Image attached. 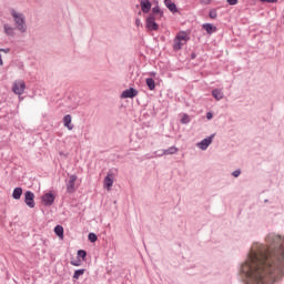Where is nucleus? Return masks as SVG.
<instances>
[{"label": "nucleus", "mask_w": 284, "mask_h": 284, "mask_svg": "<svg viewBox=\"0 0 284 284\" xmlns=\"http://www.w3.org/2000/svg\"><path fill=\"white\" fill-rule=\"evenodd\" d=\"M71 265H73L74 267H79L81 265V261H71Z\"/></svg>", "instance_id": "obj_29"}, {"label": "nucleus", "mask_w": 284, "mask_h": 284, "mask_svg": "<svg viewBox=\"0 0 284 284\" xmlns=\"http://www.w3.org/2000/svg\"><path fill=\"white\" fill-rule=\"evenodd\" d=\"M0 52H1V49H0ZM0 65H3V59L1 57V53H0Z\"/></svg>", "instance_id": "obj_35"}, {"label": "nucleus", "mask_w": 284, "mask_h": 284, "mask_svg": "<svg viewBox=\"0 0 284 284\" xmlns=\"http://www.w3.org/2000/svg\"><path fill=\"white\" fill-rule=\"evenodd\" d=\"M54 233L57 234V236H59V239L63 240V226L57 225L54 227Z\"/></svg>", "instance_id": "obj_21"}, {"label": "nucleus", "mask_w": 284, "mask_h": 284, "mask_svg": "<svg viewBox=\"0 0 284 284\" xmlns=\"http://www.w3.org/2000/svg\"><path fill=\"white\" fill-rule=\"evenodd\" d=\"M178 152H179V149H176V146H171L166 150H163L160 156L168 155V154H176Z\"/></svg>", "instance_id": "obj_16"}, {"label": "nucleus", "mask_w": 284, "mask_h": 284, "mask_svg": "<svg viewBox=\"0 0 284 284\" xmlns=\"http://www.w3.org/2000/svg\"><path fill=\"white\" fill-rule=\"evenodd\" d=\"M209 17H210V19H216V17H217L216 9L211 10L209 13Z\"/></svg>", "instance_id": "obj_26"}, {"label": "nucleus", "mask_w": 284, "mask_h": 284, "mask_svg": "<svg viewBox=\"0 0 284 284\" xmlns=\"http://www.w3.org/2000/svg\"><path fill=\"white\" fill-rule=\"evenodd\" d=\"M1 50V52H4V54H8L9 52H10V49L9 48H7V49H0Z\"/></svg>", "instance_id": "obj_33"}, {"label": "nucleus", "mask_w": 284, "mask_h": 284, "mask_svg": "<svg viewBox=\"0 0 284 284\" xmlns=\"http://www.w3.org/2000/svg\"><path fill=\"white\" fill-rule=\"evenodd\" d=\"M10 14L14 21V26L19 32L24 34V32H28V24L26 23V16L21 12H18L14 9H11Z\"/></svg>", "instance_id": "obj_2"}, {"label": "nucleus", "mask_w": 284, "mask_h": 284, "mask_svg": "<svg viewBox=\"0 0 284 284\" xmlns=\"http://www.w3.org/2000/svg\"><path fill=\"white\" fill-rule=\"evenodd\" d=\"M212 97H214L216 99V101H221V99H223V91H221L219 89H214L212 91Z\"/></svg>", "instance_id": "obj_20"}, {"label": "nucleus", "mask_w": 284, "mask_h": 284, "mask_svg": "<svg viewBox=\"0 0 284 284\" xmlns=\"http://www.w3.org/2000/svg\"><path fill=\"white\" fill-rule=\"evenodd\" d=\"M77 179H79L75 174L69 175V179L65 181L67 192L69 194H74L77 192Z\"/></svg>", "instance_id": "obj_4"}, {"label": "nucleus", "mask_w": 284, "mask_h": 284, "mask_svg": "<svg viewBox=\"0 0 284 284\" xmlns=\"http://www.w3.org/2000/svg\"><path fill=\"white\" fill-rule=\"evenodd\" d=\"M146 29L150 30V32H156V30H159V23H156V17H154V14H150L146 18Z\"/></svg>", "instance_id": "obj_6"}, {"label": "nucleus", "mask_w": 284, "mask_h": 284, "mask_svg": "<svg viewBox=\"0 0 284 284\" xmlns=\"http://www.w3.org/2000/svg\"><path fill=\"white\" fill-rule=\"evenodd\" d=\"M63 125L68 130H74V125H72V115H70V114L64 115Z\"/></svg>", "instance_id": "obj_13"}, {"label": "nucleus", "mask_w": 284, "mask_h": 284, "mask_svg": "<svg viewBox=\"0 0 284 284\" xmlns=\"http://www.w3.org/2000/svg\"><path fill=\"white\" fill-rule=\"evenodd\" d=\"M151 14H153V17L155 14H159V17L161 19V17H163V11H161V8L159 6H155V7L152 8V13Z\"/></svg>", "instance_id": "obj_23"}, {"label": "nucleus", "mask_w": 284, "mask_h": 284, "mask_svg": "<svg viewBox=\"0 0 284 284\" xmlns=\"http://www.w3.org/2000/svg\"><path fill=\"white\" fill-rule=\"evenodd\" d=\"M262 3H276L277 0H260Z\"/></svg>", "instance_id": "obj_31"}, {"label": "nucleus", "mask_w": 284, "mask_h": 284, "mask_svg": "<svg viewBox=\"0 0 284 284\" xmlns=\"http://www.w3.org/2000/svg\"><path fill=\"white\" fill-rule=\"evenodd\" d=\"M54 194L52 193H45L43 196H42V202L44 205H47L48 207H50V205H52V203H54Z\"/></svg>", "instance_id": "obj_11"}, {"label": "nucleus", "mask_w": 284, "mask_h": 284, "mask_svg": "<svg viewBox=\"0 0 284 284\" xmlns=\"http://www.w3.org/2000/svg\"><path fill=\"white\" fill-rule=\"evenodd\" d=\"M24 203L26 205H28V207H34V193H32L31 191H27L24 193Z\"/></svg>", "instance_id": "obj_8"}, {"label": "nucleus", "mask_w": 284, "mask_h": 284, "mask_svg": "<svg viewBox=\"0 0 284 284\" xmlns=\"http://www.w3.org/2000/svg\"><path fill=\"white\" fill-rule=\"evenodd\" d=\"M97 234L94 233H89V241H91V243H97Z\"/></svg>", "instance_id": "obj_25"}, {"label": "nucleus", "mask_w": 284, "mask_h": 284, "mask_svg": "<svg viewBox=\"0 0 284 284\" xmlns=\"http://www.w3.org/2000/svg\"><path fill=\"white\" fill-rule=\"evenodd\" d=\"M284 247L283 237L271 233L266 237V245H252L241 271L252 284H267L278 281L283 276Z\"/></svg>", "instance_id": "obj_1"}, {"label": "nucleus", "mask_w": 284, "mask_h": 284, "mask_svg": "<svg viewBox=\"0 0 284 284\" xmlns=\"http://www.w3.org/2000/svg\"><path fill=\"white\" fill-rule=\"evenodd\" d=\"M135 26H141V19L135 20Z\"/></svg>", "instance_id": "obj_34"}, {"label": "nucleus", "mask_w": 284, "mask_h": 284, "mask_svg": "<svg viewBox=\"0 0 284 284\" xmlns=\"http://www.w3.org/2000/svg\"><path fill=\"white\" fill-rule=\"evenodd\" d=\"M3 30H4V34H7V37H14V34H17L14 32V28L8 23L3 24Z\"/></svg>", "instance_id": "obj_14"}, {"label": "nucleus", "mask_w": 284, "mask_h": 284, "mask_svg": "<svg viewBox=\"0 0 284 284\" xmlns=\"http://www.w3.org/2000/svg\"><path fill=\"white\" fill-rule=\"evenodd\" d=\"M83 274H85V271L84 268H80V270H77L73 274V278L75 281H79V278H81V276H83Z\"/></svg>", "instance_id": "obj_22"}, {"label": "nucleus", "mask_w": 284, "mask_h": 284, "mask_svg": "<svg viewBox=\"0 0 284 284\" xmlns=\"http://www.w3.org/2000/svg\"><path fill=\"white\" fill-rule=\"evenodd\" d=\"M112 185H114V174H112V172H108L104 178V187L110 191L112 190Z\"/></svg>", "instance_id": "obj_10"}, {"label": "nucleus", "mask_w": 284, "mask_h": 284, "mask_svg": "<svg viewBox=\"0 0 284 284\" xmlns=\"http://www.w3.org/2000/svg\"><path fill=\"white\" fill-rule=\"evenodd\" d=\"M12 92L13 94H18V97H21V94L26 92V82L23 80L14 81L12 85Z\"/></svg>", "instance_id": "obj_5"}, {"label": "nucleus", "mask_w": 284, "mask_h": 284, "mask_svg": "<svg viewBox=\"0 0 284 284\" xmlns=\"http://www.w3.org/2000/svg\"><path fill=\"white\" fill-rule=\"evenodd\" d=\"M145 83H146L149 90H155V88H156V82H154V79H152V78H146Z\"/></svg>", "instance_id": "obj_19"}, {"label": "nucleus", "mask_w": 284, "mask_h": 284, "mask_svg": "<svg viewBox=\"0 0 284 284\" xmlns=\"http://www.w3.org/2000/svg\"><path fill=\"white\" fill-rule=\"evenodd\" d=\"M212 0H201V3H203L204 6H210Z\"/></svg>", "instance_id": "obj_32"}, {"label": "nucleus", "mask_w": 284, "mask_h": 284, "mask_svg": "<svg viewBox=\"0 0 284 284\" xmlns=\"http://www.w3.org/2000/svg\"><path fill=\"white\" fill-rule=\"evenodd\" d=\"M206 119H212V113L211 112H209V113H206Z\"/></svg>", "instance_id": "obj_36"}, {"label": "nucleus", "mask_w": 284, "mask_h": 284, "mask_svg": "<svg viewBox=\"0 0 284 284\" xmlns=\"http://www.w3.org/2000/svg\"><path fill=\"white\" fill-rule=\"evenodd\" d=\"M232 176H234L235 179L241 176V170H235L232 172Z\"/></svg>", "instance_id": "obj_28"}, {"label": "nucleus", "mask_w": 284, "mask_h": 284, "mask_svg": "<svg viewBox=\"0 0 284 284\" xmlns=\"http://www.w3.org/2000/svg\"><path fill=\"white\" fill-rule=\"evenodd\" d=\"M181 123H190V115L184 114L182 120H181Z\"/></svg>", "instance_id": "obj_27"}, {"label": "nucleus", "mask_w": 284, "mask_h": 284, "mask_svg": "<svg viewBox=\"0 0 284 284\" xmlns=\"http://www.w3.org/2000/svg\"><path fill=\"white\" fill-rule=\"evenodd\" d=\"M134 97H139V90L134 88L126 89L122 92V99H134Z\"/></svg>", "instance_id": "obj_7"}, {"label": "nucleus", "mask_w": 284, "mask_h": 284, "mask_svg": "<svg viewBox=\"0 0 284 284\" xmlns=\"http://www.w3.org/2000/svg\"><path fill=\"white\" fill-rule=\"evenodd\" d=\"M203 30H205L209 34H214L216 32V27L212 23H204L202 26Z\"/></svg>", "instance_id": "obj_15"}, {"label": "nucleus", "mask_w": 284, "mask_h": 284, "mask_svg": "<svg viewBox=\"0 0 284 284\" xmlns=\"http://www.w3.org/2000/svg\"><path fill=\"white\" fill-rule=\"evenodd\" d=\"M140 6L144 14H148V12L152 10V2H150V0H141Z\"/></svg>", "instance_id": "obj_12"}, {"label": "nucleus", "mask_w": 284, "mask_h": 284, "mask_svg": "<svg viewBox=\"0 0 284 284\" xmlns=\"http://www.w3.org/2000/svg\"><path fill=\"white\" fill-rule=\"evenodd\" d=\"M214 139V134H212L211 136L202 140L201 142L197 143V148L200 150H207V148H210V145H212V141Z\"/></svg>", "instance_id": "obj_9"}, {"label": "nucleus", "mask_w": 284, "mask_h": 284, "mask_svg": "<svg viewBox=\"0 0 284 284\" xmlns=\"http://www.w3.org/2000/svg\"><path fill=\"white\" fill-rule=\"evenodd\" d=\"M187 41H190V37L187 36V32L185 31L178 32V34L173 40V50L175 52H179V50H182L183 45H185Z\"/></svg>", "instance_id": "obj_3"}, {"label": "nucleus", "mask_w": 284, "mask_h": 284, "mask_svg": "<svg viewBox=\"0 0 284 284\" xmlns=\"http://www.w3.org/2000/svg\"><path fill=\"white\" fill-rule=\"evenodd\" d=\"M229 6H236L239 3V0H226Z\"/></svg>", "instance_id": "obj_30"}, {"label": "nucleus", "mask_w": 284, "mask_h": 284, "mask_svg": "<svg viewBox=\"0 0 284 284\" xmlns=\"http://www.w3.org/2000/svg\"><path fill=\"white\" fill-rule=\"evenodd\" d=\"M21 194H23V189L21 187H16L13 190L12 196L16 201H19V199H21Z\"/></svg>", "instance_id": "obj_17"}, {"label": "nucleus", "mask_w": 284, "mask_h": 284, "mask_svg": "<svg viewBox=\"0 0 284 284\" xmlns=\"http://www.w3.org/2000/svg\"><path fill=\"white\" fill-rule=\"evenodd\" d=\"M164 3L171 12H176V4L172 0H164Z\"/></svg>", "instance_id": "obj_18"}, {"label": "nucleus", "mask_w": 284, "mask_h": 284, "mask_svg": "<svg viewBox=\"0 0 284 284\" xmlns=\"http://www.w3.org/2000/svg\"><path fill=\"white\" fill-rule=\"evenodd\" d=\"M78 256L80 258H83V261H85V256H88V252L80 250V251H78Z\"/></svg>", "instance_id": "obj_24"}]
</instances>
